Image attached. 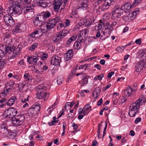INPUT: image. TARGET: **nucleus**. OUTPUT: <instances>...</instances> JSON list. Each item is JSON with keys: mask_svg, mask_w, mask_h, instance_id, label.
<instances>
[{"mask_svg": "<svg viewBox=\"0 0 146 146\" xmlns=\"http://www.w3.org/2000/svg\"><path fill=\"white\" fill-rule=\"evenodd\" d=\"M37 94L36 98L38 99H41L46 96V87L44 86H39L36 89Z\"/></svg>", "mask_w": 146, "mask_h": 146, "instance_id": "obj_6", "label": "nucleus"}, {"mask_svg": "<svg viewBox=\"0 0 146 146\" xmlns=\"http://www.w3.org/2000/svg\"><path fill=\"white\" fill-rule=\"evenodd\" d=\"M125 48V46H123L121 47L119 46L118 47L115 49L119 53L122 52L124 50Z\"/></svg>", "mask_w": 146, "mask_h": 146, "instance_id": "obj_39", "label": "nucleus"}, {"mask_svg": "<svg viewBox=\"0 0 146 146\" xmlns=\"http://www.w3.org/2000/svg\"><path fill=\"white\" fill-rule=\"evenodd\" d=\"M69 33L68 30L66 29L54 35L52 37V40L54 42H58L68 35Z\"/></svg>", "mask_w": 146, "mask_h": 146, "instance_id": "obj_3", "label": "nucleus"}, {"mask_svg": "<svg viewBox=\"0 0 146 146\" xmlns=\"http://www.w3.org/2000/svg\"><path fill=\"white\" fill-rule=\"evenodd\" d=\"M74 103L73 102H72L71 103L70 102H67L65 104V105L64 107V108H65V110H66V107L69 106L70 107H72L74 105Z\"/></svg>", "mask_w": 146, "mask_h": 146, "instance_id": "obj_46", "label": "nucleus"}, {"mask_svg": "<svg viewBox=\"0 0 146 146\" xmlns=\"http://www.w3.org/2000/svg\"><path fill=\"white\" fill-rule=\"evenodd\" d=\"M62 4L61 0H55L53 4L54 9L56 12L58 11L59 8Z\"/></svg>", "mask_w": 146, "mask_h": 146, "instance_id": "obj_14", "label": "nucleus"}, {"mask_svg": "<svg viewBox=\"0 0 146 146\" xmlns=\"http://www.w3.org/2000/svg\"><path fill=\"white\" fill-rule=\"evenodd\" d=\"M81 42L79 41L75 42L74 44V49L78 50L80 49L81 47Z\"/></svg>", "mask_w": 146, "mask_h": 146, "instance_id": "obj_30", "label": "nucleus"}, {"mask_svg": "<svg viewBox=\"0 0 146 146\" xmlns=\"http://www.w3.org/2000/svg\"><path fill=\"white\" fill-rule=\"evenodd\" d=\"M33 109H34L38 113L40 109V107L39 104L33 105L32 106Z\"/></svg>", "mask_w": 146, "mask_h": 146, "instance_id": "obj_33", "label": "nucleus"}, {"mask_svg": "<svg viewBox=\"0 0 146 146\" xmlns=\"http://www.w3.org/2000/svg\"><path fill=\"white\" fill-rule=\"evenodd\" d=\"M62 127L63 129V132L61 134L62 136L64 135L65 134V132L66 127L64 124L63 125Z\"/></svg>", "mask_w": 146, "mask_h": 146, "instance_id": "obj_63", "label": "nucleus"}, {"mask_svg": "<svg viewBox=\"0 0 146 146\" xmlns=\"http://www.w3.org/2000/svg\"><path fill=\"white\" fill-rule=\"evenodd\" d=\"M2 46L5 50V53L9 54L11 53L12 52H13V53H15V51L13 47H11V46H10L9 44L7 45H3Z\"/></svg>", "mask_w": 146, "mask_h": 146, "instance_id": "obj_13", "label": "nucleus"}, {"mask_svg": "<svg viewBox=\"0 0 146 146\" xmlns=\"http://www.w3.org/2000/svg\"><path fill=\"white\" fill-rule=\"evenodd\" d=\"M116 24L117 22L116 21H113L112 23V24L110 25V26L107 27V29L110 30L112 31L113 29V26H115L116 25Z\"/></svg>", "mask_w": 146, "mask_h": 146, "instance_id": "obj_41", "label": "nucleus"}, {"mask_svg": "<svg viewBox=\"0 0 146 146\" xmlns=\"http://www.w3.org/2000/svg\"><path fill=\"white\" fill-rule=\"evenodd\" d=\"M83 38L84 37H83V36H82L80 34L78 38V41L80 42H84L85 40V38Z\"/></svg>", "mask_w": 146, "mask_h": 146, "instance_id": "obj_54", "label": "nucleus"}, {"mask_svg": "<svg viewBox=\"0 0 146 146\" xmlns=\"http://www.w3.org/2000/svg\"><path fill=\"white\" fill-rule=\"evenodd\" d=\"M131 4L128 3H126L122 6V8L124 9L125 12H129L131 11Z\"/></svg>", "mask_w": 146, "mask_h": 146, "instance_id": "obj_24", "label": "nucleus"}, {"mask_svg": "<svg viewBox=\"0 0 146 146\" xmlns=\"http://www.w3.org/2000/svg\"><path fill=\"white\" fill-rule=\"evenodd\" d=\"M25 116L23 115H18L12 119V124L15 126H19L21 125L24 121Z\"/></svg>", "mask_w": 146, "mask_h": 146, "instance_id": "obj_5", "label": "nucleus"}, {"mask_svg": "<svg viewBox=\"0 0 146 146\" xmlns=\"http://www.w3.org/2000/svg\"><path fill=\"white\" fill-rule=\"evenodd\" d=\"M11 17V15H10L9 14H7L4 16L3 19L5 24H7L6 20L7 19V21H9Z\"/></svg>", "mask_w": 146, "mask_h": 146, "instance_id": "obj_34", "label": "nucleus"}, {"mask_svg": "<svg viewBox=\"0 0 146 146\" xmlns=\"http://www.w3.org/2000/svg\"><path fill=\"white\" fill-rule=\"evenodd\" d=\"M138 64H140L142 67L144 68H145V65L144 59H141V60L138 63Z\"/></svg>", "mask_w": 146, "mask_h": 146, "instance_id": "obj_50", "label": "nucleus"}, {"mask_svg": "<svg viewBox=\"0 0 146 146\" xmlns=\"http://www.w3.org/2000/svg\"><path fill=\"white\" fill-rule=\"evenodd\" d=\"M31 76L28 73H26L24 75V78L26 81H28L31 80Z\"/></svg>", "mask_w": 146, "mask_h": 146, "instance_id": "obj_45", "label": "nucleus"}, {"mask_svg": "<svg viewBox=\"0 0 146 146\" xmlns=\"http://www.w3.org/2000/svg\"><path fill=\"white\" fill-rule=\"evenodd\" d=\"M91 106H90V104H88L83 108L84 111V115H85L87 114L89 111L91 110Z\"/></svg>", "mask_w": 146, "mask_h": 146, "instance_id": "obj_25", "label": "nucleus"}, {"mask_svg": "<svg viewBox=\"0 0 146 146\" xmlns=\"http://www.w3.org/2000/svg\"><path fill=\"white\" fill-rule=\"evenodd\" d=\"M141 1V0H135L133 3V5L136 6Z\"/></svg>", "mask_w": 146, "mask_h": 146, "instance_id": "obj_58", "label": "nucleus"}, {"mask_svg": "<svg viewBox=\"0 0 146 146\" xmlns=\"http://www.w3.org/2000/svg\"><path fill=\"white\" fill-rule=\"evenodd\" d=\"M128 15L131 20L134 19L136 16L135 13L133 12L129 13Z\"/></svg>", "mask_w": 146, "mask_h": 146, "instance_id": "obj_48", "label": "nucleus"}, {"mask_svg": "<svg viewBox=\"0 0 146 146\" xmlns=\"http://www.w3.org/2000/svg\"><path fill=\"white\" fill-rule=\"evenodd\" d=\"M135 68L136 71L137 72H139L141 71V70L143 68L142 66L140 65V64H139L137 63L135 67Z\"/></svg>", "mask_w": 146, "mask_h": 146, "instance_id": "obj_35", "label": "nucleus"}, {"mask_svg": "<svg viewBox=\"0 0 146 146\" xmlns=\"http://www.w3.org/2000/svg\"><path fill=\"white\" fill-rule=\"evenodd\" d=\"M104 75L103 74L101 73L99 75L97 76H96L94 79V80H101L102 78L104 77Z\"/></svg>", "mask_w": 146, "mask_h": 146, "instance_id": "obj_44", "label": "nucleus"}, {"mask_svg": "<svg viewBox=\"0 0 146 146\" xmlns=\"http://www.w3.org/2000/svg\"><path fill=\"white\" fill-rule=\"evenodd\" d=\"M16 99L15 97L12 96L11 98L8 101L7 103V105L11 106L15 102V100Z\"/></svg>", "mask_w": 146, "mask_h": 146, "instance_id": "obj_28", "label": "nucleus"}, {"mask_svg": "<svg viewBox=\"0 0 146 146\" xmlns=\"http://www.w3.org/2000/svg\"><path fill=\"white\" fill-rule=\"evenodd\" d=\"M133 89L129 86H128L126 88V89L124 90V94L125 96L129 97L133 92Z\"/></svg>", "mask_w": 146, "mask_h": 146, "instance_id": "obj_23", "label": "nucleus"}, {"mask_svg": "<svg viewBox=\"0 0 146 146\" xmlns=\"http://www.w3.org/2000/svg\"><path fill=\"white\" fill-rule=\"evenodd\" d=\"M105 24V23H104L102 22L101 21H100V23L98 24V30H101L102 28H103Z\"/></svg>", "mask_w": 146, "mask_h": 146, "instance_id": "obj_43", "label": "nucleus"}, {"mask_svg": "<svg viewBox=\"0 0 146 146\" xmlns=\"http://www.w3.org/2000/svg\"><path fill=\"white\" fill-rule=\"evenodd\" d=\"M28 113L29 114H31V115H33L34 116L35 115H34V112L33 111V109L32 107L29 109L28 110Z\"/></svg>", "mask_w": 146, "mask_h": 146, "instance_id": "obj_59", "label": "nucleus"}, {"mask_svg": "<svg viewBox=\"0 0 146 146\" xmlns=\"http://www.w3.org/2000/svg\"><path fill=\"white\" fill-rule=\"evenodd\" d=\"M3 41L6 45H9L12 42V40L10 34L5 33L4 34Z\"/></svg>", "mask_w": 146, "mask_h": 146, "instance_id": "obj_12", "label": "nucleus"}, {"mask_svg": "<svg viewBox=\"0 0 146 146\" xmlns=\"http://www.w3.org/2000/svg\"><path fill=\"white\" fill-rule=\"evenodd\" d=\"M88 80L86 78H84L82 79L80 81L81 86H83L86 85L88 82Z\"/></svg>", "mask_w": 146, "mask_h": 146, "instance_id": "obj_32", "label": "nucleus"}, {"mask_svg": "<svg viewBox=\"0 0 146 146\" xmlns=\"http://www.w3.org/2000/svg\"><path fill=\"white\" fill-rule=\"evenodd\" d=\"M24 62L23 60H21L18 63V65H20V66L24 65Z\"/></svg>", "mask_w": 146, "mask_h": 146, "instance_id": "obj_64", "label": "nucleus"}, {"mask_svg": "<svg viewBox=\"0 0 146 146\" xmlns=\"http://www.w3.org/2000/svg\"><path fill=\"white\" fill-rule=\"evenodd\" d=\"M5 65V62L4 60L0 59V69L3 68Z\"/></svg>", "mask_w": 146, "mask_h": 146, "instance_id": "obj_40", "label": "nucleus"}, {"mask_svg": "<svg viewBox=\"0 0 146 146\" xmlns=\"http://www.w3.org/2000/svg\"><path fill=\"white\" fill-rule=\"evenodd\" d=\"M57 84L58 85H60L64 81V78L62 76H59L57 78Z\"/></svg>", "mask_w": 146, "mask_h": 146, "instance_id": "obj_37", "label": "nucleus"}, {"mask_svg": "<svg viewBox=\"0 0 146 146\" xmlns=\"http://www.w3.org/2000/svg\"><path fill=\"white\" fill-rule=\"evenodd\" d=\"M145 97L143 96H140L139 99L130 106L129 114L130 116L134 117L138 113L140 108V104L141 102L144 99Z\"/></svg>", "mask_w": 146, "mask_h": 146, "instance_id": "obj_1", "label": "nucleus"}, {"mask_svg": "<svg viewBox=\"0 0 146 146\" xmlns=\"http://www.w3.org/2000/svg\"><path fill=\"white\" fill-rule=\"evenodd\" d=\"M54 106H55L53 104L47 110V111L48 112V115H46V116L48 115L51 113L52 111L54 109Z\"/></svg>", "mask_w": 146, "mask_h": 146, "instance_id": "obj_47", "label": "nucleus"}, {"mask_svg": "<svg viewBox=\"0 0 146 146\" xmlns=\"http://www.w3.org/2000/svg\"><path fill=\"white\" fill-rule=\"evenodd\" d=\"M88 31L87 29H84L80 32V35L82 36H83L84 38L87 37L86 35H88Z\"/></svg>", "mask_w": 146, "mask_h": 146, "instance_id": "obj_29", "label": "nucleus"}, {"mask_svg": "<svg viewBox=\"0 0 146 146\" xmlns=\"http://www.w3.org/2000/svg\"><path fill=\"white\" fill-rule=\"evenodd\" d=\"M114 74V72H109L108 75L107 77L108 78H111L112 76Z\"/></svg>", "mask_w": 146, "mask_h": 146, "instance_id": "obj_61", "label": "nucleus"}, {"mask_svg": "<svg viewBox=\"0 0 146 146\" xmlns=\"http://www.w3.org/2000/svg\"><path fill=\"white\" fill-rule=\"evenodd\" d=\"M141 1V0H135L133 3V5L136 6Z\"/></svg>", "mask_w": 146, "mask_h": 146, "instance_id": "obj_57", "label": "nucleus"}, {"mask_svg": "<svg viewBox=\"0 0 146 146\" xmlns=\"http://www.w3.org/2000/svg\"><path fill=\"white\" fill-rule=\"evenodd\" d=\"M53 120L51 122H48V124L49 126L54 125L57 121H58V119L56 118V116L53 117Z\"/></svg>", "mask_w": 146, "mask_h": 146, "instance_id": "obj_38", "label": "nucleus"}, {"mask_svg": "<svg viewBox=\"0 0 146 146\" xmlns=\"http://www.w3.org/2000/svg\"><path fill=\"white\" fill-rule=\"evenodd\" d=\"M107 125V123H106L105 127H104V129L103 134V137L104 136L106 135V129Z\"/></svg>", "mask_w": 146, "mask_h": 146, "instance_id": "obj_60", "label": "nucleus"}, {"mask_svg": "<svg viewBox=\"0 0 146 146\" xmlns=\"http://www.w3.org/2000/svg\"><path fill=\"white\" fill-rule=\"evenodd\" d=\"M105 1L110 6L113 5L114 3V0H105Z\"/></svg>", "mask_w": 146, "mask_h": 146, "instance_id": "obj_52", "label": "nucleus"}, {"mask_svg": "<svg viewBox=\"0 0 146 146\" xmlns=\"http://www.w3.org/2000/svg\"><path fill=\"white\" fill-rule=\"evenodd\" d=\"M22 2H18V4L12 5L13 6L9 7L7 11L10 14L19 15L22 13V9L21 7Z\"/></svg>", "mask_w": 146, "mask_h": 146, "instance_id": "obj_2", "label": "nucleus"}, {"mask_svg": "<svg viewBox=\"0 0 146 146\" xmlns=\"http://www.w3.org/2000/svg\"><path fill=\"white\" fill-rule=\"evenodd\" d=\"M109 17L107 16L106 15H104L103 16V19L101 20V21L102 22L104 23L106 21L109 19Z\"/></svg>", "mask_w": 146, "mask_h": 146, "instance_id": "obj_49", "label": "nucleus"}, {"mask_svg": "<svg viewBox=\"0 0 146 146\" xmlns=\"http://www.w3.org/2000/svg\"><path fill=\"white\" fill-rule=\"evenodd\" d=\"M73 50L70 49L68 50L67 53L65 55V59L66 60L68 61L70 60L73 56Z\"/></svg>", "mask_w": 146, "mask_h": 146, "instance_id": "obj_19", "label": "nucleus"}, {"mask_svg": "<svg viewBox=\"0 0 146 146\" xmlns=\"http://www.w3.org/2000/svg\"><path fill=\"white\" fill-rule=\"evenodd\" d=\"M27 62L30 64H36L38 60L36 56H29L27 57Z\"/></svg>", "mask_w": 146, "mask_h": 146, "instance_id": "obj_15", "label": "nucleus"}, {"mask_svg": "<svg viewBox=\"0 0 146 146\" xmlns=\"http://www.w3.org/2000/svg\"><path fill=\"white\" fill-rule=\"evenodd\" d=\"M84 20V24H85L86 26L89 27L92 25L94 22V20L93 18L86 19L84 18L83 19Z\"/></svg>", "mask_w": 146, "mask_h": 146, "instance_id": "obj_16", "label": "nucleus"}, {"mask_svg": "<svg viewBox=\"0 0 146 146\" xmlns=\"http://www.w3.org/2000/svg\"><path fill=\"white\" fill-rule=\"evenodd\" d=\"M22 25L19 23L17 24L15 27L13 29V33L15 34L17 33H19L21 31Z\"/></svg>", "mask_w": 146, "mask_h": 146, "instance_id": "obj_22", "label": "nucleus"}, {"mask_svg": "<svg viewBox=\"0 0 146 146\" xmlns=\"http://www.w3.org/2000/svg\"><path fill=\"white\" fill-rule=\"evenodd\" d=\"M10 2L9 3H11L12 5L18 4V2H22L23 3H29L31 2V0H9Z\"/></svg>", "mask_w": 146, "mask_h": 146, "instance_id": "obj_18", "label": "nucleus"}, {"mask_svg": "<svg viewBox=\"0 0 146 146\" xmlns=\"http://www.w3.org/2000/svg\"><path fill=\"white\" fill-rule=\"evenodd\" d=\"M7 20H6L7 24L6 25L7 26L13 27L15 25V20L11 16L10 18L9 21H7Z\"/></svg>", "mask_w": 146, "mask_h": 146, "instance_id": "obj_26", "label": "nucleus"}, {"mask_svg": "<svg viewBox=\"0 0 146 146\" xmlns=\"http://www.w3.org/2000/svg\"><path fill=\"white\" fill-rule=\"evenodd\" d=\"M29 3H22L24 5H26L27 4L26 6H25V7H26L25 8L23 9V13L25 14H27L28 12H29V11L32 10L33 8V6H31V5L29 4Z\"/></svg>", "mask_w": 146, "mask_h": 146, "instance_id": "obj_20", "label": "nucleus"}, {"mask_svg": "<svg viewBox=\"0 0 146 146\" xmlns=\"http://www.w3.org/2000/svg\"><path fill=\"white\" fill-rule=\"evenodd\" d=\"M110 6L105 1L101 7V9L102 11H104L108 9Z\"/></svg>", "mask_w": 146, "mask_h": 146, "instance_id": "obj_31", "label": "nucleus"}, {"mask_svg": "<svg viewBox=\"0 0 146 146\" xmlns=\"http://www.w3.org/2000/svg\"><path fill=\"white\" fill-rule=\"evenodd\" d=\"M33 2L37 6H40L43 8L46 7V2L44 0H34Z\"/></svg>", "mask_w": 146, "mask_h": 146, "instance_id": "obj_17", "label": "nucleus"}, {"mask_svg": "<svg viewBox=\"0 0 146 146\" xmlns=\"http://www.w3.org/2000/svg\"><path fill=\"white\" fill-rule=\"evenodd\" d=\"M33 22L34 25L35 26H41L40 24L41 22L40 21V20L39 19L38 17H35L33 20Z\"/></svg>", "mask_w": 146, "mask_h": 146, "instance_id": "obj_27", "label": "nucleus"}, {"mask_svg": "<svg viewBox=\"0 0 146 146\" xmlns=\"http://www.w3.org/2000/svg\"><path fill=\"white\" fill-rule=\"evenodd\" d=\"M123 18L124 20L126 22H128L131 21L128 15L124 16L123 17Z\"/></svg>", "mask_w": 146, "mask_h": 146, "instance_id": "obj_51", "label": "nucleus"}, {"mask_svg": "<svg viewBox=\"0 0 146 146\" xmlns=\"http://www.w3.org/2000/svg\"><path fill=\"white\" fill-rule=\"evenodd\" d=\"M100 88L99 87H96L93 90L92 95L94 98H98L100 93Z\"/></svg>", "mask_w": 146, "mask_h": 146, "instance_id": "obj_21", "label": "nucleus"}, {"mask_svg": "<svg viewBox=\"0 0 146 146\" xmlns=\"http://www.w3.org/2000/svg\"><path fill=\"white\" fill-rule=\"evenodd\" d=\"M112 16L115 18H119L123 14V9L117 6L114 7L112 11Z\"/></svg>", "mask_w": 146, "mask_h": 146, "instance_id": "obj_8", "label": "nucleus"}, {"mask_svg": "<svg viewBox=\"0 0 146 146\" xmlns=\"http://www.w3.org/2000/svg\"><path fill=\"white\" fill-rule=\"evenodd\" d=\"M38 17L39 19L43 24H41V30L43 33H46V25L44 24L45 21L46 20V13L44 12H42L40 13V14L37 17Z\"/></svg>", "mask_w": 146, "mask_h": 146, "instance_id": "obj_7", "label": "nucleus"}, {"mask_svg": "<svg viewBox=\"0 0 146 146\" xmlns=\"http://www.w3.org/2000/svg\"><path fill=\"white\" fill-rule=\"evenodd\" d=\"M25 82H23L19 84V88H20V89H21L22 90L23 88H24V87L25 86Z\"/></svg>", "mask_w": 146, "mask_h": 146, "instance_id": "obj_53", "label": "nucleus"}, {"mask_svg": "<svg viewBox=\"0 0 146 146\" xmlns=\"http://www.w3.org/2000/svg\"><path fill=\"white\" fill-rule=\"evenodd\" d=\"M38 46V44L37 43H35L33 44L29 48V50L33 51L34 49L36 48Z\"/></svg>", "mask_w": 146, "mask_h": 146, "instance_id": "obj_42", "label": "nucleus"}, {"mask_svg": "<svg viewBox=\"0 0 146 146\" xmlns=\"http://www.w3.org/2000/svg\"><path fill=\"white\" fill-rule=\"evenodd\" d=\"M83 109H82V108H80L78 111V113L79 114H80L81 113H83L84 114V111Z\"/></svg>", "mask_w": 146, "mask_h": 146, "instance_id": "obj_62", "label": "nucleus"}, {"mask_svg": "<svg viewBox=\"0 0 146 146\" xmlns=\"http://www.w3.org/2000/svg\"><path fill=\"white\" fill-rule=\"evenodd\" d=\"M88 0H80L78 5V9L83 10H86L88 9Z\"/></svg>", "mask_w": 146, "mask_h": 146, "instance_id": "obj_11", "label": "nucleus"}, {"mask_svg": "<svg viewBox=\"0 0 146 146\" xmlns=\"http://www.w3.org/2000/svg\"><path fill=\"white\" fill-rule=\"evenodd\" d=\"M5 50L4 49L3 46L0 47V57L1 58H3L5 55Z\"/></svg>", "mask_w": 146, "mask_h": 146, "instance_id": "obj_36", "label": "nucleus"}, {"mask_svg": "<svg viewBox=\"0 0 146 146\" xmlns=\"http://www.w3.org/2000/svg\"><path fill=\"white\" fill-rule=\"evenodd\" d=\"M64 25L62 23H59L57 25V29L58 30H60V29L64 27Z\"/></svg>", "mask_w": 146, "mask_h": 146, "instance_id": "obj_55", "label": "nucleus"}, {"mask_svg": "<svg viewBox=\"0 0 146 146\" xmlns=\"http://www.w3.org/2000/svg\"><path fill=\"white\" fill-rule=\"evenodd\" d=\"M17 110L13 108H10L5 110L3 114V117L5 119L10 118L11 121L12 119L15 117L17 113Z\"/></svg>", "mask_w": 146, "mask_h": 146, "instance_id": "obj_4", "label": "nucleus"}, {"mask_svg": "<svg viewBox=\"0 0 146 146\" xmlns=\"http://www.w3.org/2000/svg\"><path fill=\"white\" fill-rule=\"evenodd\" d=\"M38 31H36L31 33L30 34V36H31L35 38V35L38 34Z\"/></svg>", "mask_w": 146, "mask_h": 146, "instance_id": "obj_56", "label": "nucleus"}, {"mask_svg": "<svg viewBox=\"0 0 146 146\" xmlns=\"http://www.w3.org/2000/svg\"><path fill=\"white\" fill-rule=\"evenodd\" d=\"M60 17H57L52 19H50L47 22L48 24L46 25L47 30H49L52 29L55 26L56 23L60 21Z\"/></svg>", "mask_w": 146, "mask_h": 146, "instance_id": "obj_9", "label": "nucleus"}, {"mask_svg": "<svg viewBox=\"0 0 146 146\" xmlns=\"http://www.w3.org/2000/svg\"><path fill=\"white\" fill-rule=\"evenodd\" d=\"M61 61V58L58 55H54L53 56L51 59V64L55 66H59L60 63Z\"/></svg>", "mask_w": 146, "mask_h": 146, "instance_id": "obj_10", "label": "nucleus"}]
</instances>
